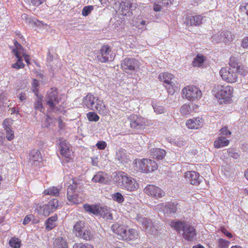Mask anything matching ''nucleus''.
<instances>
[{"mask_svg":"<svg viewBox=\"0 0 248 248\" xmlns=\"http://www.w3.org/2000/svg\"><path fill=\"white\" fill-rule=\"evenodd\" d=\"M46 105L49 106L52 111L54 112L60 111V108L57 106L60 102V99L58 97V92L56 89H49L46 94Z\"/></svg>","mask_w":248,"mask_h":248,"instance_id":"obj_7","label":"nucleus"},{"mask_svg":"<svg viewBox=\"0 0 248 248\" xmlns=\"http://www.w3.org/2000/svg\"><path fill=\"white\" fill-rule=\"evenodd\" d=\"M13 51L17 58V61L16 63L12 64V67L16 69L23 68L25 65L22 62V58L20 55H19V52L16 50H13Z\"/></svg>","mask_w":248,"mask_h":248,"instance_id":"obj_32","label":"nucleus"},{"mask_svg":"<svg viewBox=\"0 0 248 248\" xmlns=\"http://www.w3.org/2000/svg\"><path fill=\"white\" fill-rule=\"evenodd\" d=\"M11 120L8 119H5L3 121L2 124L5 130H7L8 128H10L9 126L11 124Z\"/></svg>","mask_w":248,"mask_h":248,"instance_id":"obj_63","label":"nucleus"},{"mask_svg":"<svg viewBox=\"0 0 248 248\" xmlns=\"http://www.w3.org/2000/svg\"><path fill=\"white\" fill-rule=\"evenodd\" d=\"M225 154L234 159H237L240 156L239 154L232 148L228 149Z\"/></svg>","mask_w":248,"mask_h":248,"instance_id":"obj_43","label":"nucleus"},{"mask_svg":"<svg viewBox=\"0 0 248 248\" xmlns=\"http://www.w3.org/2000/svg\"><path fill=\"white\" fill-rule=\"evenodd\" d=\"M205 60V58L204 56L200 54L197 55L192 62L193 66L195 67L201 66L204 62Z\"/></svg>","mask_w":248,"mask_h":248,"instance_id":"obj_37","label":"nucleus"},{"mask_svg":"<svg viewBox=\"0 0 248 248\" xmlns=\"http://www.w3.org/2000/svg\"><path fill=\"white\" fill-rule=\"evenodd\" d=\"M81 185L77 180L72 178L69 181L67 187V195L69 204H78L81 202V199L77 194H74L75 191H79Z\"/></svg>","mask_w":248,"mask_h":248,"instance_id":"obj_5","label":"nucleus"},{"mask_svg":"<svg viewBox=\"0 0 248 248\" xmlns=\"http://www.w3.org/2000/svg\"><path fill=\"white\" fill-rule=\"evenodd\" d=\"M114 57L115 55L111 51L110 46L108 45H104L100 48L97 58L99 62H106L113 61Z\"/></svg>","mask_w":248,"mask_h":248,"instance_id":"obj_10","label":"nucleus"},{"mask_svg":"<svg viewBox=\"0 0 248 248\" xmlns=\"http://www.w3.org/2000/svg\"><path fill=\"white\" fill-rule=\"evenodd\" d=\"M32 85V88H33V89H32L33 92L36 93L38 92L37 87L39 85L38 81L37 80L34 79L33 80Z\"/></svg>","mask_w":248,"mask_h":248,"instance_id":"obj_60","label":"nucleus"},{"mask_svg":"<svg viewBox=\"0 0 248 248\" xmlns=\"http://www.w3.org/2000/svg\"><path fill=\"white\" fill-rule=\"evenodd\" d=\"M96 100H98V97L94 96L91 93L88 94L84 98L83 103L88 108L91 110L94 105Z\"/></svg>","mask_w":248,"mask_h":248,"instance_id":"obj_22","label":"nucleus"},{"mask_svg":"<svg viewBox=\"0 0 248 248\" xmlns=\"http://www.w3.org/2000/svg\"><path fill=\"white\" fill-rule=\"evenodd\" d=\"M130 0L122 1L120 3L119 11L123 16H126L129 13Z\"/></svg>","mask_w":248,"mask_h":248,"instance_id":"obj_26","label":"nucleus"},{"mask_svg":"<svg viewBox=\"0 0 248 248\" xmlns=\"http://www.w3.org/2000/svg\"><path fill=\"white\" fill-rule=\"evenodd\" d=\"M54 248H68L66 240L62 237H58L54 241Z\"/></svg>","mask_w":248,"mask_h":248,"instance_id":"obj_30","label":"nucleus"},{"mask_svg":"<svg viewBox=\"0 0 248 248\" xmlns=\"http://www.w3.org/2000/svg\"><path fill=\"white\" fill-rule=\"evenodd\" d=\"M84 222L82 221H77L73 227V232L77 236V234H79L85 229Z\"/></svg>","mask_w":248,"mask_h":248,"instance_id":"obj_33","label":"nucleus"},{"mask_svg":"<svg viewBox=\"0 0 248 248\" xmlns=\"http://www.w3.org/2000/svg\"><path fill=\"white\" fill-rule=\"evenodd\" d=\"M113 180L117 186L129 191H134L139 188V184L136 179L124 171L117 173Z\"/></svg>","mask_w":248,"mask_h":248,"instance_id":"obj_1","label":"nucleus"},{"mask_svg":"<svg viewBox=\"0 0 248 248\" xmlns=\"http://www.w3.org/2000/svg\"><path fill=\"white\" fill-rule=\"evenodd\" d=\"M171 226L177 232L183 231V237L188 241H192L195 239L196 232L194 228L187 222L182 221H172Z\"/></svg>","mask_w":248,"mask_h":248,"instance_id":"obj_3","label":"nucleus"},{"mask_svg":"<svg viewBox=\"0 0 248 248\" xmlns=\"http://www.w3.org/2000/svg\"><path fill=\"white\" fill-rule=\"evenodd\" d=\"M111 230L117 235V238L119 239L130 241L136 240L139 237V233L136 230L134 229L127 230L126 227L119 224L112 225Z\"/></svg>","mask_w":248,"mask_h":248,"instance_id":"obj_2","label":"nucleus"},{"mask_svg":"<svg viewBox=\"0 0 248 248\" xmlns=\"http://www.w3.org/2000/svg\"><path fill=\"white\" fill-rule=\"evenodd\" d=\"M155 112L158 114L164 113L166 112L165 108L161 106L157 105H153Z\"/></svg>","mask_w":248,"mask_h":248,"instance_id":"obj_51","label":"nucleus"},{"mask_svg":"<svg viewBox=\"0 0 248 248\" xmlns=\"http://www.w3.org/2000/svg\"><path fill=\"white\" fill-rule=\"evenodd\" d=\"M183 97L190 101L199 100L202 96L201 90L195 86H186L182 89Z\"/></svg>","mask_w":248,"mask_h":248,"instance_id":"obj_8","label":"nucleus"},{"mask_svg":"<svg viewBox=\"0 0 248 248\" xmlns=\"http://www.w3.org/2000/svg\"><path fill=\"white\" fill-rule=\"evenodd\" d=\"M87 117L90 121L97 122L99 117L94 112H89L87 114Z\"/></svg>","mask_w":248,"mask_h":248,"instance_id":"obj_44","label":"nucleus"},{"mask_svg":"<svg viewBox=\"0 0 248 248\" xmlns=\"http://www.w3.org/2000/svg\"><path fill=\"white\" fill-rule=\"evenodd\" d=\"M241 46L248 49V37H245L241 41Z\"/></svg>","mask_w":248,"mask_h":248,"instance_id":"obj_62","label":"nucleus"},{"mask_svg":"<svg viewBox=\"0 0 248 248\" xmlns=\"http://www.w3.org/2000/svg\"><path fill=\"white\" fill-rule=\"evenodd\" d=\"M9 245L12 248H19L21 242L18 238L13 237L9 241Z\"/></svg>","mask_w":248,"mask_h":248,"instance_id":"obj_41","label":"nucleus"},{"mask_svg":"<svg viewBox=\"0 0 248 248\" xmlns=\"http://www.w3.org/2000/svg\"><path fill=\"white\" fill-rule=\"evenodd\" d=\"M27 2L33 6H38L42 4L45 0H25Z\"/></svg>","mask_w":248,"mask_h":248,"instance_id":"obj_53","label":"nucleus"},{"mask_svg":"<svg viewBox=\"0 0 248 248\" xmlns=\"http://www.w3.org/2000/svg\"><path fill=\"white\" fill-rule=\"evenodd\" d=\"M146 22H147L144 20H139L137 22V23L136 24V27H137L140 29H143L144 27H145V25L146 24Z\"/></svg>","mask_w":248,"mask_h":248,"instance_id":"obj_59","label":"nucleus"},{"mask_svg":"<svg viewBox=\"0 0 248 248\" xmlns=\"http://www.w3.org/2000/svg\"><path fill=\"white\" fill-rule=\"evenodd\" d=\"M139 66V62L133 58H125L121 64V68L127 73L134 71Z\"/></svg>","mask_w":248,"mask_h":248,"instance_id":"obj_12","label":"nucleus"},{"mask_svg":"<svg viewBox=\"0 0 248 248\" xmlns=\"http://www.w3.org/2000/svg\"><path fill=\"white\" fill-rule=\"evenodd\" d=\"M92 181L94 183H98L102 184H107L110 181L108 175L106 172L98 171L92 178Z\"/></svg>","mask_w":248,"mask_h":248,"instance_id":"obj_18","label":"nucleus"},{"mask_svg":"<svg viewBox=\"0 0 248 248\" xmlns=\"http://www.w3.org/2000/svg\"><path fill=\"white\" fill-rule=\"evenodd\" d=\"M144 192L147 195L155 198H160L165 195V192L160 188L153 185H148L144 188Z\"/></svg>","mask_w":248,"mask_h":248,"instance_id":"obj_11","label":"nucleus"},{"mask_svg":"<svg viewBox=\"0 0 248 248\" xmlns=\"http://www.w3.org/2000/svg\"><path fill=\"white\" fill-rule=\"evenodd\" d=\"M94 7L92 5L86 6L83 7L82 10V15L84 16H88L93 10Z\"/></svg>","mask_w":248,"mask_h":248,"instance_id":"obj_45","label":"nucleus"},{"mask_svg":"<svg viewBox=\"0 0 248 248\" xmlns=\"http://www.w3.org/2000/svg\"><path fill=\"white\" fill-rule=\"evenodd\" d=\"M234 35L232 32L228 31H224L221 32L219 35H215L213 36V41L216 43L223 42L228 43L231 42L234 39Z\"/></svg>","mask_w":248,"mask_h":248,"instance_id":"obj_13","label":"nucleus"},{"mask_svg":"<svg viewBox=\"0 0 248 248\" xmlns=\"http://www.w3.org/2000/svg\"><path fill=\"white\" fill-rule=\"evenodd\" d=\"M186 180L193 185H198L202 181L203 177L194 171H188L185 173Z\"/></svg>","mask_w":248,"mask_h":248,"instance_id":"obj_16","label":"nucleus"},{"mask_svg":"<svg viewBox=\"0 0 248 248\" xmlns=\"http://www.w3.org/2000/svg\"><path fill=\"white\" fill-rule=\"evenodd\" d=\"M191 108L189 105L185 104L180 108V113L183 115H188L190 113Z\"/></svg>","mask_w":248,"mask_h":248,"instance_id":"obj_40","label":"nucleus"},{"mask_svg":"<svg viewBox=\"0 0 248 248\" xmlns=\"http://www.w3.org/2000/svg\"><path fill=\"white\" fill-rule=\"evenodd\" d=\"M49 205L46 204L43 208V214L45 216H48L51 213L53 212L54 211L49 207Z\"/></svg>","mask_w":248,"mask_h":248,"instance_id":"obj_52","label":"nucleus"},{"mask_svg":"<svg viewBox=\"0 0 248 248\" xmlns=\"http://www.w3.org/2000/svg\"><path fill=\"white\" fill-rule=\"evenodd\" d=\"M137 220L140 224L142 225L143 229H144L148 232H153V223L150 219L145 218L141 216H138Z\"/></svg>","mask_w":248,"mask_h":248,"instance_id":"obj_17","label":"nucleus"},{"mask_svg":"<svg viewBox=\"0 0 248 248\" xmlns=\"http://www.w3.org/2000/svg\"><path fill=\"white\" fill-rule=\"evenodd\" d=\"M6 131V138L7 139L10 141L14 139V131L11 129V128H8L7 130H5Z\"/></svg>","mask_w":248,"mask_h":248,"instance_id":"obj_54","label":"nucleus"},{"mask_svg":"<svg viewBox=\"0 0 248 248\" xmlns=\"http://www.w3.org/2000/svg\"><path fill=\"white\" fill-rule=\"evenodd\" d=\"M158 77L159 79L161 81H163L166 85L173 81L172 80L174 78L173 75L169 73H161Z\"/></svg>","mask_w":248,"mask_h":248,"instance_id":"obj_31","label":"nucleus"},{"mask_svg":"<svg viewBox=\"0 0 248 248\" xmlns=\"http://www.w3.org/2000/svg\"><path fill=\"white\" fill-rule=\"evenodd\" d=\"M116 158L121 163L126 162L128 160V156L126 151L123 149H120L116 152Z\"/></svg>","mask_w":248,"mask_h":248,"instance_id":"obj_29","label":"nucleus"},{"mask_svg":"<svg viewBox=\"0 0 248 248\" xmlns=\"http://www.w3.org/2000/svg\"><path fill=\"white\" fill-rule=\"evenodd\" d=\"M148 159L144 158L143 159H136L135 160V168L138 171L144 172V169L146 168L148 165Z\"/></svg>","mask_w":248,"mask_h":248,"instance_id":"obj_25","label":"nucleus"},{"mask_svg":"<svg viewBox=\"0 0 248 248\" xmlns=\"http://www.w3.org/2000/svg\"><path fill=\"white\" fill-rule=\"evenodd\" d=\"M14 44L16 48L14 50H16V51H17L19 52V55H20L23 52V47L19 43H18L17 41H15Z\"/></svg>","mask_w":248,"mask_h":248,"instance_id":"obj_57","label":"nucleus"},{"mask_svg":"<svg viewBox=\"0 0 248 248\" xmlns=\"http://www.w3.org/2000/svg\"><path fill=\"white\" fill-rule=\"evenodd\" d=\"M158 168L157 163L155 161L148 159V165L146 169L144 168V173H148L156 170Z\"/></svg>","mask_w":248,"mask_h":248,"instance_id":"obj_34","label":"nucleus"},{"mask_svg":"<svg viewBox=\"0 0 248 248\" xmlns=\"http://www.w3.org/2000/svg\"><path fill=\"white\" fill-rule=\"evenodd\" d=\"M165 87L170 94H173L176 91L177 87L173 81L170 82L165 85Z\"/></svg>","mask_w":248,"mask_h":248,"instance_id":"obj_39","label":"nucleus"},{"mask_svg":"<svg viewBox=\"0 0 248 248\" xmlns=\"http://www.w3.org/2000/svg\"><path fill=\"white\" fill-rule=\"evenodd\" d=\"M150 154L153 158L162 159L166 155V152L160 148H153L150 150Z\"/></svg>","mask_w":248,"mask_h":248,"instance_id":"obj_23","label":"nucleus"},{"mask_svg":"<svg viewBox=\"0 0 248 248\" xmlns=\"http://www.w3.org/2000/svg\"><path fill=\"white\" fill-rule=\"evenodd\" d=\"M202 16H187L185 23L188 26H198L202 23Z\"/></svg>","mask_w":248,"mask_h":248,"instance_id":"obj_21","label":"nucleus"},{"mask_svg":"<svg viewBox=\"0 0 248 248\" xmlns=\"http://www.w3.org/2000/svg\"><path fill=\"white\" fill-rule=\"evenodd\" d=\"M107 143L104 141H99L96 144V146L99 150H104L107 147Z\"/></svg>","mask_w":248,"mask_h":248,"instance_id":"obj_56","label":"nucleus"},{"mask_svg":"<svg viewBox=\"0 0 248 248\" xmlns=\"http://www.w3.org/2000/svg\"><path fill=\"white\" fill-rule=\"evenodd\" d=\"M238 61L234 57H231L230 59L229 66L228 67L234 68L235 69L239 66Z\"/></svg>","mask_w":248,"mask_h":248,"instance_id":"obj_48","label":"nucleus"},{"mask_svg":"<svg viewBox=\"0 0 248 248\" xmlns=\"http://www.w3.org/2000/svg\"><path fill=\"white\" fill-rule=\"evenodd\" d=\"M47 204L55 211L59 206L58 201L57 199H53L48 202Z\"/></svg>","mask_w":248,"mask_h":248,"instance_id":"obj_49","label":"nucleus"},{"mask_svg":"<svg viewBox=\"0 0 248 248\" xmlns=\"http://www.w3.org/2000/svg\"><path fill=\"white\" fill-rule=\"evenodd\" d=\"M203 122V120L202 118L197 117L187 120L186 124L188 128L193 129L202 126Z\"/></svg>","mask_w":248,"mask_h":248,"instance_id":"obj_19","label":"nucleus"},{"mask_svg":"<svg viewBox=\"0 0 248 248\" xmlns=\"http://www.w3.org/2000/svg\"><path fill=\"white\" fill-rule=\"evenodd\" d=\"M233 89L231 86H223L217 84L214 86L212 89L213 94L218 100H223L226 103L232 97Z\"/></svg>","mask_w":248,"mask_h":248,"instance_id":"obj_4","label":"nucleus"},{"mask_svg":"<svg viewBox=\"0 0 248 248\" xmlns=\"http://www.w3.org/2000/svg\"><path fill=\"white\" fill-rule=\"evenodd\" d=\"M229 244V241L222 238H219L218 240V248H228Z\"/></svg>","mask_w":248,"mask_h":248,"instance_id":"obj_47","label":"nucleus"},{"mask_svg":"<svg viewBox=\"0 0 248 248\" xmlns=\"http://www.w3.org/2000/svg\"><path fill=\"white\" fill-rule=\"evenodd\" d=\"M77 237L86 240H89L92 238L91 232L87 229H84L79 234H77Z\"/></svg>","mask_w":248,"mask_h":248,"instance_id":"obj_38","label":"nucleus"},{"mask_svg":"<svg viewBox=\"0 0 248 248\" xmlns=\"http://www.w3.org/2000/svg\"><path fill=\"white\" fill-rule=\"evenodd\" d=\"M237 74H239L240 75L245 76L248 73V69L247 67L244 65H239L236 69Z\"/></svg>","mask_w":248,"mask_h":248,"instance_id":"obj_42","label":"nucleus"},{"mask_svg":"<svg viewBox=\"0 0 248 248\" xmlns=\"http://www.w3.org/2000/svg\"><path fill=\"white\" fill-rule=\"evenodd\" d=\"M220 132L221 135L225 136L230 135L232 134L230 130H229L227 127L226 126L223 127L220 129Z\"/></svg>","mask_w":248,"mask_h":248,"instance_id":"obj_58","label":"nucleus"},{"mask_svg":"<svg viewBox=\"0 0 248 248\" xmlns=\"http://www.w3.org/2000/svg\"><path fill=\"white\" fill-rule=\"evenodd\" d=\"M112 198L115 201L119 203L123 202L124 200L123 196L119 192H117L113 194Z\"/></svg>","mask_w":248,"mask_h":248,"instance_id":"obj_50","label":"nucleus"},{"mask_svg":"<svg viewBox=\"0 0 248 248\" xmlns=\"http://www.w3.org/2000/svg\"><path fill=\"white\" fill-rule=\"evenodd\" d=\"M91 110H96L98 112L102 115H106L108 113V109L106 108L104 102L102 100L99 99L96 100L94 105L91 108Z\"/></svg>","mask_w":248,"mask_h":248,"instance_id":"obj_20","label":"nucleus"},{"mask_svg":"<svg viewBox=\"0 0 248 248\" xmlns=\"http://www.w3.org/2000/svg\"><path fill=\"white\" fill-rule=\"evenodd\" d=\"M219 75L224 81L230 83L236 82L238 78L236 70L230 67L221 68Z\"/></svg>","mask_w":248,"mask_h":248,"instance_id":"obj_9","label":"nucleus"},{"mask_svg":"<svg viewBox=\"0 0 248 248\" xmlns=\"http://www.w3.org/2000/svg\"><path fill=\"white\" fill-rule=\"evenodd\" d=\"M60 153L63 156L68 159H71V156L73 154L70 144L63 139L60 140Z\"/></svg>","mask_w":248,"mask_h":248,"instance_id":"obj_15","label":"nucleus"},{"mask_svg":"<svg viewBox=\"0 0 248 248\" xmlns=\"http://www.w3.org/2000/svg\"><path fill=\"white\" fill-rule=\"evenodd\" d=\"M57 216H54L49 217L45 222L46 229L47 231L52 230L56 226Z\"/></svg>","mask_w":248,"mask_h":248,"instance_id":"obj_28","label":"nucleus"},{"mask_svg":"<svg viewBox=\"0 0 248 248\" xmlns=\"http://www.w3.org/2000/svg\"><path fill=\"white\" fill-rule=\"evenodd\" d=\"M221 231L222 233H223L225 235H226L229 238H231L232 237V235L231 233H230L225 228H221Z\"/></svg>","mask_w":248,"mask_h":248,"instance_id":"obj_64","label":"nucleus"},{"mask_svg":"<svg viewBox=\"0 0 248 248\" xmlns=\"http://www.w3.org/2000/svg\"><path fill=\"white\" fill-rule=\"evenodd\" d=\"M230 141L223 137H218L214 142V146L216 148H220L229 145Z\"/></svg>","mask_w":248,"mask_h":248,"instance_id":"obj_27","label":"nucleus"},{"mask_svg":"<svg viewBox=\"0 0 248 248\" xmlns=\"http://www.w3.org/2000/svg\"><path fill=\"white\" fill-rule=\"evenodd\" d=\"M83 207L85 211L90 215H99L106 217L109 220L112 219V215L109 213V210L107 207H102L96 204L85 203Z\"/></svg>","mask_w":248,"mask_h":248,"instance_id":"obj_6","label":"nucleus"},{"mask_svg":"<svg viewBox=\"0 0 248 248\" xmlns=\"http://www.w3.org/2000/svg\"><path fill=\"white\" fill-rule=\"evenodd\" d=\"M73 248H89L83 243H76L74 244Z\"/></svg>","mask_w":248,"mask_h":248,"instance_id":"obj_61","label":"nucleus"},{"mask_svg":"<svg viewBox=\"0 0 248 248\" xmlns=\"http://www.w3.org/2000/svg\"><path fill=\"white\" fill-rule=\"evenodd\" d=\"M130 126L131 128L138 129L146 125V122L143 118L137 115H131L128 117Z\"/></svg>","mask_w":248,"mask_h":248,"instance_id":"obj_14","label":"nucleus"},{"mask_svg":"<svg viewBox=\"0 0 248 248\" xmlns=\"http://www.w3.org/2000/svg\"><path fill=\"white\" fill-rule=\"evenodd\" d=\"M34 108L42 112L43 109L42 97H38L34 104Z\"/></svg>","mask_w":248,"mask_h":248,"instance_id":"obj_46","label":"nucleus"},{"mask_svg":"<svg viewBox=\"0 0 248 248\" xmlns=\"http://www.w3.org/2000/svg\"><path fill=\"white\" fill-rule=\"evenodd\" d=\"M177 209V204L174 203H169L165 206L164 212L165 214H171L175 213Z\"/></svg>","mask_w":248,"mask_h":248,"instance_id":"obj_35","label":"nucleus"},{"mask_svg":"<svg viewBox=\"0 0 248 248\" xmlns=\"http://www.w3.org/2000/svg\"><path fill=\"white\" fill-rule=\"evenodd\" d=\"M52 123V119L48 115H46L45 121L43 122V126L47 127Z\"/></svg>","mask_w":248,"mask_h":248,"instance_id":"obj_55","label":"nucleus"},{"mask_svg":"<svg viewBox=\"0 0 248 248\" xmlns=\"http://www.w3.org/2000/svg\"><path fill=\"white\" fill-rule=\"evenodd\" d=\"M29 160L32 164L39 162L42 160V155L40 152L36 149L32 150L30 154Z\"/></svg>","mask_w":248,"mask_h":248,"instance_id":"obj_24","label":"nucleus"},{"mask_svg":"<svg viewBox=\"0 0 248 248\" xmlns=\"http://www.w3.org/2000/svg\"><path fill=\"white\" fill-rule=\"evenodd\" d=\"M44 193L45 195H48L53 196H58L60 194V189L56 187L52 186L46 189Z\"/></svg>","mask_w":248,"mask_h":248,"instance_id":"obj_36","label":"nucleus"}]
</instances>
